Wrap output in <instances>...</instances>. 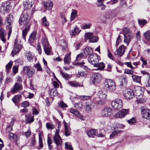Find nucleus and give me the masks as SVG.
<instances>
[{"label":"nucleus","mask_w":150,"mask_h":150,"mask_svg":"<svg viewBox=\"0 0 150 150\" xmlns=\"http://www.w3.org/2000/svg\"><path fill=\"white\" fill-rule=\"evenodd\" d=\"M124 96L127 99H130L134 97V91L130 89H128L125 91Z\"/></svg>","instance_id":"15"},{"label":"nucleus","mask_w":150,"mask_h":150,"mask_svg":"<svg viewBox=\"0 0 150 150\" xmlns=\"http://www.w3.org/2000/svg\"><path fill=\"white\" fill-rule=\"evenodd\" d=\"M21 50V46L17 44L16 42H15L14 48L12 52L11 55L13 57L16 54L18 53Z\"/></svg>","instance_id":"18"},{"label":"nucleus","mask_w":150,"mask_h":150,"mask_svg":"<svg viewBox=\"0 0 150 150\" xmlns=\"http://www.w3.org/2000/svg\"><path fill=\"white\" fill-rule=\"evenodd\" d=\"M44 6L46 10H51L53 7V3L51 0H47L44 2Z\"/></svg>","instance_id":"21"},{"label":"nucleus","mask_w":150,"mask_h":150,"mask_svg":"<svg viewBox=\"0 0 150 150\" xmlns=\"http://www.w3.org/2000/svg\"><path fill=\"white\" fill-rule=\"evenodd\" d=\"M93 35V34L92 33H88L85 35V38L86 40H89L91 39Z\"/></svg>","instance_id":"49"},{"label":"nucleus","mask_w":150,"mask_h":150,"mask_svg":"<svg viewBox=\"0 0 150 150\" xmlns=\"http://www.w3.org/2000/svg\"><path fill=\"white\" fill-rule=\"evenodd\" d=\"M132 37L133 34H129L128 35H125L124 36V42L125 43H127V45L129 44V43L130 42Z\"/></svg>","instance_id":"24"},{"label":"nucleus","mask_w":150,"mask_h":150,"mask_svg":"<svg viewBox=\"0 0 150 150\" xmlns=\"http://www.w3.org/2000/svg\"><path fill=\"white\" fill-rule=\"evenodd\" d=\"M42 24L45 26H47L49 25V23L45 17L42 18Z\"/></svg>","instance_id":"53"},{"label":"nucleus","mask_w":150,"mask_h":150,"mask_svg":"<svg viewBox=\"0 0 150 150\" xmlns=\"http://www.w3.org/2000/svg\"><path fill=\"white\" fill-rule=\"evenodd\" d=\"M112 113V111L111 108L106 107L104 108L101 111L102 116L107 117L111 115Z\"/></svg>","instance_id":"13"},{"label":"nucleus","mask_w":150,"mask_h":150,"mask_svg":"<svg viewBox=\"0 0 150 150\" xmlns=\"http://www.w3.org/2000/svg\"><path fill=\"white\" fill-rule=\"evenodd\" d=\"M75 107L78 110L81 109L82 107V103L81 102H79L75 104Z\"/></svg>","instance_id":"52"},{"label":"nucleus","mask_w":150,"mask_h":150,"mask_svg":"<svg viewBox=\"0 0 150 150\" xmlns=\"http://www.w3.org/2000/svg\"><path fill=\"white\" fill-rule=\"evenodd\" d=\"M30 24H27V25L26 26L25 28L22 31V36L24 40H25V37L30 29Z\"/></svg>","instance_id":"23"},{"label":"nucleus","mask_w":150,"mask_h":150,"mask_svg":"<svg viewBox=\"0 0 150 150\" xmlns=\"http://www.w3.org/2000/svg\"><path fill=\"white\" fill-rule=\"evenodd\" d=\"M21 98L20 95H18L15 96L12 99V100L15 103H17L19 102Z\"/></svg>","instance_id":"43"},{"label":"nucleus","mask_w":150,"mask_h":150,"mask_svg":"<svg viewBox=\"0 0 150 150\" xmlns=\"http://www.w3.org/2000/svg\"><path fill=\"white\" fill-rule=\"evenodd\" d=\"M18 66H14L12 68V71L14 74H16L18 70Z\"/></svg>","instance_id":"60"},{"label":"nucleus","mask_w":150,"mask_h":150,"mask_svg":"<svg viewBox=\"0 0 150 150\" xmlns=\"http://www.w3.org/2000/svg\"><path fill=\"white\" fill-rule=\"evenodd\" d=\"M93 51L92 48L91 47H87L84 50V56H86L92 54Z\"/></svg>","instance_id":"26"},{"label":"nucleus","mask_w":150,"mask_h":150,"mask_svg":"<svg viewBox=\"0 0 150 150\" xmlns=\"http://www.w3.org/2000/svg\"><path fill=\"white\" fill-rule=\"evenodd\" d=\"M85 109L87 112L90 111L91 109V105L86 103L85 107Z\"/></svg>","instance_id":"62"},{"label":"nucleus","mask_w":150,"mask_h":150,"mask_svg":"<svg viewBox=\"0 0 150 150\" xmlns=\"http://www.w3.org/2000/svg\"><path fill=\"white\" fill-rule=\"evenodd\" d=\"M23 71L25 73H26L27 76L30 78L34 74L35 71L34 69L29 66H25L23 67Z\"/></svg>","instance_id":"9"},{"label":"nucleus","mask_w":150,"mask_h":150,"mask_svg":"<svg viewBox=\"0 0 150 150\" xmlns=\"http://www.w3.org/2000/svg\"><path fill=\"white\" fill-rule=\"evenodd\" d=\"M50 95L54 96H58V92L57 90L55 88H53L50 91Z\"/></svg>","instance_id":"47"},{"label":"nucleus","mask_w":150,"mask_h":150,"mask_svg":"<svg viewBox=\"0 0 150 150\" xmlns=\"http://www.w3.org/2000/svg\"><path fill=\"white\" fill-rule=\"evenodd\" d=\"M141 114L143 117L150 120V110L146 107H142L141 108Z\"/></svg>","instance_id":"2"},{"label":"nucleus","mask_w":150,"mask_h":150,"mask_svg":"<svg viewBox=\"0 0 150 150\" xmlns=\"http://www.w3.org/2000/svg\"><path fill=\"white\" fill-rule=\"evenodd\" d=\"M138 22L139 25H144L145 24L147 23V21L145 20H140L139 19L138 20Z\"/></svg>","instance_id":"51"},{"label":"nucleus","mask_w":150,"mask_h":150,"mask_svg":"<svg viewBox=\"0 0 150 150\" xmlns=\"http://www.w3.org/2000/svg\"><path fill=\"white\" fill-rule=\"evenodd\" d=\"M77 16V11L76 10H73L72 11L71 14L70 20L72 21L74 20Z\"/></svg>","instance_id":"40"},{"label":"nucleus","mask_w":150,"mask_h":150,"mask_svg":"<svg viewBox=\"0 0 150 150\" xmlns=\"http://www.w3.org/2000/svg\"><path fill=\"white\" fill-rule=\"evenodd\" d=\"M88 60L89 62L94 66L97 62H98V56L95 54H90L89 56Z\"/></svg>","instance_id":"7"},{"label":"nucleus","mask_w":150,"mask_h":150,"mask_svg":"<svg viewBox=\"0 0 150 150\" xmlns=\"http://www.w3.org/2000/svg\"><path fill=\"white\" fill-rule=\"evenodd\" d=\"M121 41V40L120 39V35H119L117 38L116 44L115 45L116 47H117L118 45L120 43Z\"/></svg>","instance_id":"57"},{"label":"nucleus","mask_w":150,"mask_h":150,"mask_svg":"<svg viewBox=\"0 0 150 150\" xmlns=\"http://www.w3.org/2000/svg\"><path fill=\"white\" fill-rule=\"evenodd\" d=\"M46 126L47 128L48 129H52L54 128V126L50 123H47Z\"/></svg>","instance_id":"64"},{"label":"nucleus","mask_w":150,"mask_h":150,"mask_svg":"<svg viewBox=\"0 0 150 150\" xmlns=\"http://www.w3.org/2000/svg\"><path fill=\"white\" fill-rule=\"evenodd\" d=\"M13 17L12 15H9L7 16V18L5 22V24L6 28H9L11 26L13 22Z\"/></svg>","instance_id":"16"},{"label":"nucleus","mask_w":150,"mask_h":150,"mask_svg":"<svg viewBox=\"0 0 150 150\" xmlns=\"http://www.w3.org/2000/svg\"><path fill=\"white\" fill-rule=\"evenodd\" d=\"M87 134L88 136L90 137H94L95 136H96L99 137H104V134L101 133L96 134V130L95 129L90 130L88 131Z\"/></svg>","instance_id":"14"},{"label":"nucleus","mask_w":150,"mask_h":150,"mask_svg":"<svg viewBox=\"0 0 150 150\" xmlns=\"http://www.w3.org/2000/svg\"><path fill=\"white\" fill-rule=\"evenodd\" d=\"M134 97L135 96H139L142 95L143 93L142 88L139 86H136L134 88Z\"/></svg>","instance_id":"19"},{"label":"nucleus","mask_w":150,"mask_h":150,"mask_svg":"<svg viewBox=\"0 0 150 150\" xmlns=\"http://www.w3.org/2000/svg\"><path fill=\"white\" fill-rule=\"evenodd\" d=\"M25 55L28 61L31 62L33 60L34 56L30 51H27Z\"/></svg>","instance_id":"32"},{"label":"nucleus","mask_w":150,"mask_h":150,"mask_svg":"<svg viewBox=\"0 0 150 150\" xmlns=\"http://www.w3.org/2000/svg\"><path fill=\"white\" fill-rule=\"evenodd\" d=\"M6 35V34L4 30L1 28L0 29V38L1 40L3 42H5L6 40L4 37Z\"/></svg>","instance_id":"35"},{"label":"nucleus","mask_w":150,"mask_h":150,"mask_svg":"<svg viewBox=\"0 0 150 150\" xmlns=\"http://www.w3.org/2000/svg\"><path fill=\"white\" fill-rule=\"evenodd\" d=\"M9 6V4L7 1L2 3L0 8V12L3 14L7 13L8 11Z\"/></svg>","instance_id":"11"},{"label":"nucleus","mask_w":150,"mask_h":150,"mask_svg":"<svg viewBox=\"0 0 150 150\" xmlns=\"http://www.w3.org/2000/svg\"><path fill=\"white\" fill-rule=\"evenodd\" d=\"M22 88V85L18 82L16 83L11 88L10 92L12 94H14L18 92Z\"/></svg>","instance_id":"12"},{"label":"nucleus","mask_w":150,"mask_h":150,"mask_svg":"<svg viewBox=\"0 0 150 150\" xmlns=\"http://www.w3.org/2000/svg\"><path fill=\"white\" fill-rule=\"evenodd\" d=\"M12 64H13V62H12L11 61H10L8 62V63L6 65V69L7 70H8V69H10L12 67Z\"/></svg>","instance_id":"56"},{"label":"nucleus","mask_w":150,"mask_h":150,"mask_svg":"<svg viewBox=\"0 0 150 150\" xmlns=\"http://www.w3.org/2000/svg\"><path fill=\"white\" fill-rule=\"evenodd\" d=\"M13 17L12 15H9L7 16V18L5 22V24L6 28H9L11 26L13 22Z\"/></svg>","instance_id":"17"},{"label":"nucleus","mask_w":150,"mask_h":150,"mask_svg":"<svg viewBox=\"0 0 150 150\" xmlns=\"http://www.w3.org/2000/svg\"><path fill=\"white\" fill-rule=\"evenodd\" d=\"M126 49V47L124 45H122L117 49L114 52V55L120 57L124 54Z\"/></svg>","instance_id":"8"},{"label":"nucleus","mask_w":150,"mask_h":150,"mask_svg":"<svg viewBox=\"0 0 150 150\" xmlns=\"http://www.w3.org/2000/svg\"><path fill=\"white\" fill-rule=\"evenodd\" d=\"M132 77L134 81L138 83L140 82L141 79V76L133 74L132 75Z\"/></svg>","instance_id":"39"},{"label":"nucleus","mask_w":150,"mask_h":150,"mask_svg":"<svg viewBox=\"0 0 150 150\" xmlns=\"http://www.w3.org/2000/svg\"><path fill=\"white\" fill-rule=\"evenodd\" d=\"M129 110L128 109H122L119 110L116 114H115L114 117L116 118H123L125 116L129 114Z\"/></svg>","instance_id":"6"},{"label":"nucleus","mask_w":150,"mask_h":150,"mask_svg":"<svg viewBox=\"0 0 150 150\" xmlns=\"http://www.w3.org/2000/svg\"><path fill=\"white\" fill-rule=\"evenodd\" d=\"M59 43L62 46V50L64 51L67 46L66 41L64 40H61L59 41Z\"/></svg>","instance_id":"30"},{"label":"nucleus","mask_w":150,"mask_h":150,"mask_svg":"<svg viewBox=\"0 0 150 150\" xmlns=\"http://www.w3.org/2000/svg\"><path fill=\"white\" fill-rule=\"evenodd\" d=\"M146 39L148 41L150 42V33L149 31H147L144 34Z\"/></svg>","instance_id":"46"},{"label":"nucleus","mask_w":150,"mask_h":150,"mask_svg":"<svg viewBox=\"0 0 150 150\" xmlns=\"http://www.w3.org/2000/svg\"><path fill=\"white\" fill-rule=\"evenodd\" d=\"M71 52L66 55L64 57V62L65 64H69L71 61L70 59Z\"/></svg>","instance_id":"34"},{"label":"nucleus","mask_w":150,"mask_h":150,"mask_svg":"<svg viewBox=\"0 0 150 150\" xmlns=\"http://www.w3.org/2000/svg\"><path fill=\"white\" fill-rule=\"evenodd\" d=\"M59 129H56L55 134L53 137L54 142L58 146H60L62 143V139L59 134Z\"/></svg>","instance_id":"5"},{"label":"nucleus","mask_w":150,"mask_h":150,"mask_svg":"<svg viewBox=\"0 0 150 150\" xmlns=\"http://www.w3.org/2000/svg\"><path fill=\"white\" fill-rule=\"evenodd\" d=\"M41 43L43 47L48 46L49 44L47 39L44 35L42 37L41 40Z\"/></svg>","instance_id":"31"},{"label":"nucleus","mask_w":150,"mask_h":150,"mask_svg":"<svg viewBox=\"0 0 150 150\" xmlns=\"http://www.w3.org/2000/svg\"><path fill=\"white\" fill-rule=\"evenodd\" d=\"M34 66L35 68L37 69L38 71H41L42 70L40 65L39 63L36 64Z\"/></svg>","instance_id":"48"},{"label":"nucleus","mask_w":150,"mask_h":150,"mask_svg":"<svg viewBox=\"0 0 150 150\" xmlns=\"http://www.w3.org/2000/svg\"><path fill=\"white\" fill-rule=\"evenodd\" d=\"M65 147L69 150H73V148L70 144H69L67 142H65Z\"/></svg>","instance_id":"50"},{"label":"nucleus","mask_w":150,"mask_h":150,"mask_svg":"<svg viewBox=\"0 0 150 150\" xmlns=\"http://www.w3.org/2000/svg\"><path fill=\"white\" fill-rule=\"evenodd\" d=\"M92 78L93 83L95 85H96L100 82L102 76L100 74L96 73L93 75Z\"/></svg>","instance_id":"10"},{"label":"nucleus","mask_w":150,"mask_h":150,"mask_svg":"<svg viewBox=\"0 0 150 150\" xmlns=\"http://www.w3.org/2000/svg\"><path fill=\"white\" fill-rule=\"evenodd\" d=\"M93 67L98 68L96 69V70H102L104 68L105 65L104 63L103 62L99 63L98 62H97L96 64H95Z\"/></svg>","instance_id":"28"},{"label":"nucleus","mask_w":150,"mask_h":150,"mask_svg":"<svg viewBox=\"0 0 150 150\" xmlns=\"http://www.w3.org/2000/svg\"><path fill=\"white\" fill-rule=\"evenodd\" d=\"M44 50L45 54L47 55L50 54L51 52V49L49 47V45L44 47Z\"/></svg>","instance_id":"42"},{"label":"nucleus","mask_w":150,"mask_h":150,"mask_svg":"<svg viewBox=\"0 0 150 150\" xmlns=\"http://www.w3.org/2000/svg\"><path fill=\"white\" fill-rule=\"evenodd\" d=\"M148 79L145 81L144 82V86L145 87L150 88V75L149 76Z\"/></svg>","instance_id":"45"},{"label":"nucleus","mask_w":150,"mask_h":150,"mask_svg":"<svg viewBox=\"0 0 150 150\" xmlns=\"http://www.w3.org/2000/svg\"><path fill=\"white\" fill-rule=\"evenodd\" d=\"M98 40V38L96 36H93L91 39L89 40V42H96Z\"/></svg>","instance_id":"55"},{"label":"nucleus","mask_w":150,"mask_h":150,"mask_svg":"<svg viewBox=\"0 0 150 150\" xmlns=\"http://www.w3.org/2000/svg\"><path fill=\"white\" fill-rule=\"evenodd\" d=\"M91 24V23L86 24L85 23H83L81 26V27L82 29H89L90 28Z\"/></svg>","instance_id":"44"},{"label":"nucleus","mask_w":150,"mask_h":150,"mask_svg":"<svg viewBox=\"0 0 150 150\" xmlns=\"http://www.w3.org/2000/svg\"><path fill=\"white\" fill-rule=\"evenodd\" d=\"M63 122L64 124L65 129V135L67 137L69 136L71 134V129L69 127L68 124L64 120L63 121Z\"/></svg>","instance_id":"20"},{"label":"nucleus","mask_w":150,"mask_h":150,"mask_svg":"<svg viewBox=\"0 0 150 150\" xmlns=\"http://www.w3.org/2000/svg\"><path fill=\"white\" fill-rule=\"evenodd\" d=\"M104 85L106 90L110 92L114 91L116 89V86L113 81L110 79H108L105 80Z\"/></svg>","instance_id":"1"},{"label":"nucleus","mask_w":150,"mask_h":150,"mask_svg":"<svg viewBox=\"0 0 150 150\" xmlns=\"http://www.w3.org/2000/svg\"><path fill=\"white\" fill-rule=\"evenodd\" d=\"M111 105L114 109L118 110L122 106V100L120 99H116L112 102Z\"/></svg>","instance_id":"3"},{"label":"nucleus","mask_w":150,"mask_h":150,"mask_svg":"<svg viewBox=\"0 0 150 150\" xmlns=\"http://www.w3.org/2000/svg\"><path fill=\"white\" fill-rule=\"evenodd\" d=\"M19 23L21 25H23L26 26L27 24H29L28 23V16L27 13H24L21 16Z\"/></svg>","instance_id":"4"},{"label":"nucleus","mask_w":150,"mask_h":150,"mask_svg":"<svg viewBox=\"0 0 150 150\" xmlns=\"http://www.w3.org/2000/svg\"><path fill=\"white\" fill-rule=\"evenodd\" d=\"M125 127V126L121 124L117 123L115 124V128L118 129H122Z\"/></svg>","instance_id":"54"},{"label":"nucleus","mask_w":150,"mask_h":150,"mask_svg":"<svg viewBox=\"0 0 150 150\" xmlns=\"http://www.w3.org/2000/svg\"><path fill=\"white\" fill-rule=\"evenodd\" d=\"M84 56V55H83L82 53L79 54L77 55L76 60L77 61H79L83 58Z\"/></svg>","instance_id":"58"},{"label":"nucleus","mask_w":150,"mask_h":150,"mask_svg":"<svg viewBox=\"0 0 150 150\" xmlns=\"http://www.w3.org/2000/svg\"><path fill=\"white\" fill-rule=\"evenodd\" d=\"M68 84L70 86L72 87H76L78 86H80V84L76 81H70L68 83Z\"/></svg>","instance_id":"33"},{"label":"nucleus","mask_w":150,"mask_h":150,"mask_svg":"<svg viewBox=\"0 0 150 150\" xmlns=\"http://www.w3.org/2000/svg\"><path fill=\"white\" fill-rule=\"evenodd\" d=\"M122 131L121 130H115L112 132L111 134L110 135V138L111 139L113 138L115 136L117 135L119 133H120Z\"/></svg>","instance_id":"41"},{"label":"nucleus","mask_w":150,"mask_h":150,"mask_svg":"<svg viewBox=\"0 0 150 150\" xmlns=\"http://www.w3.org/2000/svg\"><path fill=\"white\" fill-rule=\"evenodd\" d=\"M140 60L142 61L143 64L142 65V67H143V65H146L147 64V61L144 59L143 57H141L140 58Z\"/></svg>","instance_id":"63"},{"label":"nucleus","mask_w":150,"mask_h":150,"mask_svg":"<svg viewBox=\"0 0 150 150\" xmlns=\"http://www.w3.org/2000/svg\"><path fill=\"white\" fill-rule=\"evenodd\" d=\"M23 5L25 9H29L31 8L32 4L29 0H27L23 2Z\"/></svg>","instance_id":"29"},{"label":"nucleus","mask_w":150,"mask_h":150,"mask_svg":"<svg viewBox=\"0 0 150 150\" xmlns=\"http://www.w3.org/2000/svg\"><path fill=\"white\" fill-rule=\"evenodd\" d=\"M60 73L63 78L67 80L69 79L71 76V75L68 74L66 73H64L61 71H60Z\"/></svg>","instance_id":"36"},{"label":"nucleus","mask_w":150,"mask_h":150,"mask_svg":"<svg viewBox=\"0 0 150 150\" xmlns=\"http://www.w3.org/2000/svg\"><path fill=\"white\" fill-rule=\"evenodd\" d=\"M69 112L76 116L79 115L80 113L77 110H76L72 108H70L69 110Z\"/></svg>","instance_id":"38"},{"label":"nucleus","mask_w":150,"mask_h":150,"mask_svg":"<svg viewBox=\"0 0 150 150\" xmlns=\"http://www.w3.org/2000/svg\"><path fill=\"white\" fill-rule=\"evenodd\" d=\"M21 105L23 107H27L29 105V103L28 101H25L21 103Z\"/></svg>","instance_id":"61"},{"label":"nucleus","mask_w":150,"mask_h":150,"mask_svg":"<svg viewBox=\"0 0 150 150\" xmlns=\"http://www.w3.org/2000/svg\"><path fill=\"white\" fill-rule=\"evenodd\" d=\"M36 32L35 31L33 32L30 36L28 41L30 44L36 39Z\"/></svg>","instance_id":"25"},{"label":"nucleus","mask_w":150,"mask_h":150,"mask_svg":"<svg viewBox=\"0 0 150 150\" xmlns=\"http://www.w3.org/2000/svg\"><path fill=\"white\" fill-rule=\"evenodd\" d=\"M98 95L101 99H105L107 96V91L105 90H99L98 92Z\"/></svg>","instance_id":"22"},{"label":"nucleus","mask_w":150,"mask_h":150,"mask_svg":"<svg viewBox=\"0 0 150 150\" xmlns=\"http://www.w3.org/2000/svg\"><path fill=\"white\" fill-rule=\"evenodd\" d=\"M123 32L124 35V36L125 35H128L129 34H132V33L131 32L130 29L127 27H125L123 29Z\"/></svg>","instance_id":"37"},{"label":"nucleus","mask_w":150,"mask_h":150,"mask_svg":"<svg viewBox=\"0 0 150 150\" xmlns=\"http://www.w3.org/2000/svg\"><path fill=\"white\" fill-rule=\"evenodd\" d=\"M124 73L129 74L133 75L134 71L133 70H131L126 69Z\"/></svg>","instance_id":"59"},{"label":"nucleus","mask_w":150,"mask_h":150,"mask_svg":"<svg viewBox=\"0 0 150 150\" xmlns=\"http://www.w3.org/2000/svg\"><path fill=\"white\" fill-rule=\"evenodd\" d=\"M81 31V30L77 27H75L74 30L70 32V34L73 36H75L78 35Z\"/></svg>","instance_id":"27"}]
</instances>
